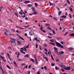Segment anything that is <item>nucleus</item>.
<instances>
[{
    "instance_id": "obj_50",
    "label": "nucleus",
    "mask_w": 74,
    "mask_h": 74,
    "mask_svg": "<svg viewBox=\"0 0 74 74\" xmlns=\"http://www.w3.org/2000/svg\"><path fill=\"white\" fill-rule=\"evenodd\" d=\"M56 38L57 40H60V39H61V38Z\"/></svg>"
},
{
    "instance_id": "obj_28",
    "label": "nucleus",
    "mask_w": 74,
    "mask_h": 74,
    "mask_svg": "<svg viewBox=\"0 0 74 74\" xmlns=\"http://www.w3.org/2000/svg\"><path fill=\"white\" fill-rule=\"evenodd\" d=\"M51 66H55V63H52L51 64Z\"/></svg>"
},
{
    "instance_id": "obj_56",
    "label": "nucleus",
    "mask_w": 74,
    "mask_h": 74,
    "mask_svg": "<svg viewBox=\"0 0 74 74\" xmlns=\"http://www.w3.org/2000/svg\"><path fill=\"white\" fill-rule=\"evenodd\" d=\"M18 60L19 61H22V60L21 59H18Z\"/></svg>"
},
{
    "instance_id": "obj_3",
    "label": "nucleus",
    "mask_w": 74,
    "mask_h": 74,
    "mask_svg": "<svg viewBox=\"0 0 74 74\" xmlns=\"http://www.w3.org/2000/svg\"><path fill=\"white\" fill-rule=\"evenodd\" d=\"M29 36H33L34 34V31L32 30H31L29 31Z\"/></svg>"
},
{
    "instance_id": "obj_15",
    "label": "nucleus",
    "mask_w": 74,
    "mask_h": 74,
    "mask_svg": "<svg viewBox=\"0 0 74 74\" xmlns=\"http://www.w3.org/2000/svg\"><path fill=\"white\" fill-rule=\"evenodd\" d=\"M30 1H28L27 2V1H25L24 2V3L27 4V3H30Z\"/></svg>"
},
{
    "instance_id": "obj_32",
    "label": "nucleus",
    "mask_w": 74,
    "mask_h": 74,
    "mask_svg": "<svg viewBox=\"0 0 74 74\" xmlns=\"http://www.w3.org/2000/svg\"><path fill=\"white\" fill-rule=\"evenodd\" d=\"M1 59H3V60L4 59H5V57H3L2 56H1Z\"/></svg>"
},
{
    "instance_id": "obj_14",
    "label": "nucleus",
    "mask_w": 74,
    "mask_h": 74,
    "mask_svg": "<svg viewBox=\"0 0 74 74\" xmlns=\"http://www.w3.org/2000/svg\"><path fill=\"white\" fill-rule=\"evenodd\" d=\"M7 8L8 10H9V11H11V12H12V9H11V8L8 7Z\"/></svg>"
},
{
    "instance_id": "obj_60",
    "label": "nucleus",
    "mask_w": 74,
    "mask_h": 74,
    "mask_svg": "<svg viewBox=\"0 0 74 74\" xmlns=\"http://www.w3.org/2000/svg\"><path fill=\"white\" fill-rule=\"evenodd\" d=\"M35 62L36 61H38V60L37 59V58H36V59H35Z\"/></svg>"
},
{
    "instance_id": "obj_36",
    "label": "nucleus",
    "mask_w": 74,
    "mask_h": 74,
    "mask_svg": "<svg viewBox=\"0 0 74 74\" xmlns=\"http://www.w3.org/2000/svg\"><path fill=\"white\" fill-rule=\"evenodd\" d=\"M50 25V24L49 23H46L45 26H49Z\"/></svg>"
},
{
    "instance_id": "obj_63",
    "label": "nucleus",
    "mask_w": 74,
    "mask_h": 74,
    "mask_svg": "<svg viewBox=\"0 0 74 74\" xmlns=\"http://www.w3.org/2000/svg\"><path fill=\"white\" fill-rule=\"evenodd\" d=\"M44 47H47V45L45 44L44 45Z\"/></svg>"
},
{
    "instance_id": "obj_51",
    "label": "nucleus",
    "mask_w": 74,
    "mask_h": 74,
    "mask_svg": "<svg viewBox=\"0 0 74 74\" xmlns=\"http://www.w3.org/2000/svg\"><path fill=\"white\" fill-rule=\"evenodd\" d=\"M12 32H15V30L14 29H12Z\"/></svg>"
},
{
    "instance_id": "obj_43",
    "label": "nucleus",
    "mask_w": 74,
    "mask_h": 74,
    "mask_svg": "<svg viewBox=\"0 0 74 74\" xmlns=\"http://www.w3.org/2000/svg\"><path fill=\"white\" fill-rule=\"evenodd\" d=\"M4 34L5 35H7V34H8L7 33V32H4Z\"/></svg>"
},
{
    "instance_id": "obj_8",
    "label": "nucleus",
    "mask_w": 74,
    "mask_h": 74,
    "mask_svg": "<svg viewBox=\"0 0 74 74\" xmlns=\"http://www.w3.org/2000/svg\"><path fill=\"white\" fill-rule=\"evenodd\" d=\"M43 58H44V59H46V61H47V62H48V58H47V57L44 56Z\"/></svg>"
},
{
    "instance_id": "obj_44",
    "label": "nucleus",
    "mask_w": 74,
    "mask_h": 74,
    "mask_svg": "<svg viewBox=\"0 0 74 74\" xmlns=\"http://www.w3.org/2000/svg\"><path fill=\"white\" fill-rule=\"evenodd\" d=\"M47 37L48 38H52V37H50V36H48Z\"/></svg>"
},
{
    "instance_id": "obj_47",
    "label": "nucleus",
    "mask_w": 74,
    "mask_h": 74,
    "mask_svg": "<svg viewBox=\"0 0 74 74\" xmlns=\"http://www.w3.org/2000/svg\"><path fill=\"white\" fill-rule=\"evenodd\" d=\"M50 28V27H47V29H48V30H50V28Z\"/></svg>"
},
{
    "instance_id": "obj_23",
    "label": "nucleus",
    "mask_w": 74,
    "mask_h": 74,
    "mask_svg": "<svg viewBox=\"0 0 74 74\" xmlns=\"http://www.w3.org/2000/svg\"><path fill=\"white\" fill-rule=\"evenodd\" d=\"M19 38H20L21 39V40H23V41H25V40H24V39H23V38H22L21 36H19Z\"/></svg>"
},
{
    "instance_id": "obj_45",
    "label": "nucleus",
    "mask_w": 74,
    "mask_h": 74,
    "mask_svg": "<svg viewBox=\"0 0 74 74\" xmlns=\"http://www.w3.org/2000/svg\"><path fill=\"white\" fill-rule=\"evenodd\" d=\"M44 50L46 51V52H48V50H47V49H44Z\"/></svg>"
},
{
    "instance_id": "obj_37",
    "label": "nucleus",
    "mask_w": 74,
    "mask_h": 74,
    "mask_svg": "<svg viewBox=\"0 0 74 74\" xmlns=\"http://www.w3.org/2000/svg\"><path fill=\"white\" fill-rule=\"evenodd\" d=\"M19 14H20V15H23V13H22V12H19Z\"/></svg>"
},
{
    "instance_id": "obj_38",
    "label": "nucleus",
    "mask_w": 74,
    "mask_h": 74,
    "mask_svg": "<svg viewBox=\"0 0 74 74\" xmlns=\"http://www.w3.org/2000/svg\"><path fill=\"white\" fill-rule=\"evenodd\" d=\"M55 69H56V70H59V69L58 68V67H56Z\"/></svg>"
},
{
    "instance_id": "obj_39",
    "label": "nucleus",
    "mask_w": 74,
    "mask_h": 74,
    "mask_svg": "<svg viewBox=\"0 0 74 74\" xmlns=\"http://www.w3.org/2000/svg\"><path fill=\"white\" fill-rule=\"evenodd\" d=\"M62 18H66V16L63 15L62 16Z\"/></svg>"
},
{
    "instance_id": "obj_13",
    "label": "nucleus",
    "mask_w": 74,
    "mask_h": 74,
    "mask_svg": "<svg viewBox=\"0 0 74 74\" xmlns=\"http://www.w3.org/2000/svg\"><path fill=\"white\" fill-rule=\"evenodd\" d=\"M31 61H32V62H33V63H34V62H35L34 60V59H33L32 58L31 59Z\"/></svg>"
},
{
    "instance_id": "obj_7",
    "label": "nucleus",
    "mask_w": 74,
    "mask_h": 74,
    "mask_svg": "<svg viewBox=\"0 0 74 74\" xmlns=\"http://www.w3.org/2000/svg\"><path fill=\"white\" fill-rule=\"evenodd\" d=\"M50 44H51V45H53V46H55V43H53L52 42H50Z\"/></svg>"
},
{
    "instance_id": "obj_30",
    "label": "nucleus",
    "mask_w": 74,
    "mask_h": 74,
    "mask_svg": "<svg viewBox=\"0 0 74 74\" xmlns=\"http://www.w3.org/2000/svg\"><path fill=\"white\" fill-rule=\"evenodd\" d=\"M61 15V12L60 11L58 13V15Z\"/></svg>"
},
{
    "instance_id": "obj_19",
    "label": "nucleus",
    "mask_w": 74,
    "mask_h": 74,
    "mask_svg": "<svg viewBox=\"0 0 74 74\" xmlns=\"http://www.w3.org/2000/svg\"><path fill=\"white\" fill-rule=\"evenodd\" d=\"M54 49L56 51L55 52H56V51H58V49L56 47H55L54 48Z\"/></svg>"
},
{
    "instance_id": "obj_27",
    "label": "nucleus",
    "mask_w": 74,
    "mask_h": 74,
    "mask_svg": "<svg viewBox=\"0 0 74 74\" xmlns=\"http://www.w3.org/2000/svg\"><path fill=\"white\" fill-rule=\"evenodd\" d=\"M0 69L1 70H3V69H2V66L0 64Z\"/></svg>"
},
{
    "instance_id": "obj_20",
    "label": "nucleus",
    "mask_w": 74,
    "mask_h": 74,
    "mask_svg": "<svg viewBox=\"0 0 74 74\" xmlns=\"http://www.w3.org/2000/svg\"><path fill=\"white\" fill-rule=\"evenodd\" d=\"M9 21H10V22H11V23H12V20L10 18L9 19Z\"/></svg>"
},
{
    "instance_id": "obj_40",
    "label": "nucleus",
    "mask_w": 74,
    "mask_h": 74,
    "mask_svg": "<svg viewBox=\"0 0 74 74\" xmlns=\"http://www.w3.org/2000/svg\"><path fill=\"white\" fill-rule=\"evenodd\" d=\"M53 32L54 34H56L55 32V31L54 30H53Z\"/></svg>"
},
{
    "instance_id": "obj_11",
    "label": "nucleus",
    "mask_w": 74,
    "mask_h": 74,
    "mask_svg": "<svg viewBox=\"0 0 74 74\" xmlns=\"http://www.w3.org/2000/svg\"><path fill=\"white\" fill-rule=\"evenodd\" d=\"M20 51L21 52V53H23V54H25V53H25V52L21 50H20Z\"/></svg>"
},
{
    "instance_id": "obj_24",
    "label": "nucleus",
    "mask_w": 74,
    "mask_h": 74,
    "mask_svg": "<svg viewBox=\"0 0 74 74\" xmlns=\"http://www.w3.org/2000/svg\"><path fill=\"white\" fill-rule=\"evenodd\" d=\"M33 13L34 15H36V14H37V12H35V11L34 12H33Z\"/></svg>"
},
{
    "instance_id": "obj_10",
    "label": "nucleus",
    "mask_w": 74,
    "mask_h": 74,
    "mask_svg": "<svg viewBox=\"0 0 74 74\" xmlns=\"http://www.w3.org/2000/svg\"><path fill=\"white\" fill-rule=\"evenodd\" d=\"M49 5L50 6H51V5H52V6H53V4L51 3V2L50 1L49 2Z\"/></svg>"
},
{
    "instance_id": "obj_54",
    "label": "nucleus",
    "mask_w": 74,
    "mask_h": 74,
    "mask_svg": "<svg viewBox=\"0 0 74 74\" xmlns=\"http://www.w3.org/2000/svg\"><path fill=\"white\" fill-rule=\"evenodd\" d=\"M40 29L41 30V31H42V29H43V27H41L40 28Z\"/></svg>"
},
{
    "instance_id": "obj_64",
    "label": "nucleus",
    "mask_w": 74,
    "mask_h": 74,
    "mask_svg": "<svg viewBox=\"0 0 74 74\" xmlns=\"http://www.w3.org/2000/svg\"><path fill=\"white\" fill-rule=\"evenodd\" d=\"M44 68L45 69H47V67L45 66H44Z\"/></svg>"
},
{
    "instance_id": "obj_41",
    "label": "nucleus",
    "mask_w": 74,
    "mask_h": 74,
    "mask_svg": "<svg viewBox=\"0 0 74 74\" xmlns=\"http://www.w3.org/2000/svg\"><path fill=\"white\" fill-rule=\"evenodd\" d=\"M15 15L17 16V17H18V13H15Z\"/></svg>"
},
{
    "instance_id": "obj_57",
    "label": "nucleus",
    "mask_w": 74,
    "mask_h": 74,
    "mask_svg": "<svg viewBox=\"0 0 74 74\" xmlns=\"http://www.w3.org/2000/svg\"><path fill=\"white\" fill-rule=\"evenodd\" d=\"M29 45H27V46H26V47L25 48H29Z\"/></svg>"
},
{
    "instance_id": "obj_42",
    "label": "nucleus",
    "mask_w": 74,
    "mask_h": 74,
    "mask_svg": "<svg viewBox=\"0 0 74 74\" xmlns=\"http://www.w3.org/2000/svg\"><path fill=\"white\" fill-rule=\"evenodd\" d=\"M36 48H38V44H36Z\"/></svg>"
},
{
    "instance_id": "obj_29",
    "label": "nucleus",
    "mask_w": 74,
    "mask_h": 74,
    "mask_svg": "<svg viewBox=\"0 0 74 74\" xmlns=\"http://www.w3.org/2000/svg\"><path fill=\"white\" fill-rule=\"evenodd\" d=\"M70 36H71L72 37L73 36H74V33L71 34Z\"/></svg>"
},
{
    "instance_id": "obj_58",
    "label": "nucleus",
    "mask_w": 74,
    "mask_h": 74,
    "mask_svg": "<svg viewBox=\"0 0 74 74\" xmlns=\"http://www.w3.org/2000/svg\"><path fill=\"white\" fill-rule=\"evenodd\" d=\"M50 41L51 42H54L52 40H50Z\"/></svg>"
},
{
    "instance_id": "obj_6",
    "label": "nucleus",
    "mask_w": 74,
    "mask_h": 74,
    "mask_svg": "<svg viewBox=\"0 0 74 74\" xmlns=\"http://www.w3.org/2000/svg\"><path fill=\"white\" fill-rule=\"evenodd\" d=\"M17 41L18 44L19 45H21V41L19 40H17Z\"/></svg>"
},
{
    "instance_id": "obj_59",
    "label": "nucleus",
    "mask_w": 74,
    "mask_h": 74,
    "mask_svg": "<svg viewBox=\"0 0 74 74\" xmlns=\"http://www.w3.org/2000/svg\"><path fill=\"white\" fill-rule=\"evenodd\" d=\"M25 69H27V66L26 65V66H25Z\"/></svg>"
},
{
    "instance_id": "obj_12",
    "label": "nucleus",
    "mask_w": 74,
    "mask_h": 74,
    "mask_svg": "<svg viewBox=\"0 0 74 74\" xmlns=\"http://www.w3.org/2000/svg\"><path fill=\"white\" fill-rule=\"evenodd\" d=\"M25 58H29V56L28 54H26L25 56Z\"/></svg>"
},
{
    "instance_id": "obj_35",
    "label": "nucleus",
    "mask_w": 74,
    "mask_h": 74,
    "mask_svg": "<svg viewBox=\"0 0 74 74\" xmlns=\"http://www.w3.org/2000/svg\"><path fill=\"white\" fill-rule=\"evenodd\" d=\"M67 3H68V4H69L70 5L71 4H70V1H69V0H67Z\"/></svg>"
},
{
    "instance_id": "obj_46",
    "label": "nucleus",
    "mask_w": 74,
    "mask_h": 74,
    "mask_svg": "<svg viewBox=\"0 0 74 74\" xmlns=\"http://www.w3.org/2000/svg\"><path fill=\"white\" fill-rule=\"evenodd\" d=\"M42 32H44V33H45L46 32V31L44 30H42Z\"/></svg>"
},
{
    "instance_id": "obj_5",
    "label": "nucleus",
    "mask_w": 74,
    "mask_h": 74,
    "mask_svg": "<svg viewBox=\"0 0 74 74\" xmlns=\"http://www.w3.org/2000/svg\"><path fill=\"white\" fill-rule=\"evenodd\" d=\"M13 64L15 65V66L16 67L17 66V64H16V62L15 61H14Z\"/></svg>"
},
{
    "instance_id": "obj_17",
    "label": "nucleus",
    "mask_w": 74,
    "mask_h": 74,
    "mask_svg": "<svg viewBox=\"0 0 74 74\" xmlns=\"http://www.w3.org/2000/svg\"><path fill=\"white\" fill-rule=\"evenodd\" d=\"M32 6V4H28L27 5V7H30Z\"/></svg>"
},
{
    "instance_id": "obj_52",
    "label": "nucleus",
    "mask_w": 74,
    "mask_h": 74,
    "mask_svg": "<svg viewBox=\"0 0 74 74\" xmlns=\"http://www.w3.org/2000/svg\"><path fill=\"white\" fill-rule=\"evenodd\" d=\"M1 44H3L4 42H3V41H1Z\"/></svg>"
},
{
    "instance_id": "obj_2",
    "label": "nucleus",
    "mask_w": 74,
    "mask_h": 74,
    "mask_svg": "<svg viewBox=\"0 0 74 74\" xmlns=\"http://www.w3.org/2000/svg\"><path fill=\"white\" fill-rule=\"evenodd\" d=\"M62 67L63 69H65L67 71L68 70H70V67H66V66H62Z\"/></svg>"
},
{
    "instance_id": "obj_9",
    "label": "nucleus",
    "mask_w": 74,
    "mask_h": 74,
    "mask_svg": "<svg viewBox=\"0 0 74 74\" xmlns=\"http://www.w3.org/2000/svg\"><path fill=\"white\" fill-rule=\"evenodd\" d=\"M64 53V52L62 51H61L60 52V55H61V54L62 55H63Z\"/></svg>"
},
{
    "instance_id": "obj_16",
    "label": "nucleus",
    "mask_w": 74,
    "mask_h": 74,
    "mask_svg": "<svg viewBox=\"0 0 74 74\" xmlns=\"http://www.w3.org/2000/svg\"><path fill=\"white\" fill-rule=\"evenodd\" d=\"M3 74H7V72L3 71Z\"/></svg>"
},
{
    "instance_id": "obj_21",
    "label": "nucleus",
    "mask_w": 74,
    "mask_h": 74,
    "mask_svg": "<svg viewBox=\"0 0 74 74\" xmlns=\"http://www.w3.org/2000/svg\"><path fill=\"white\" fill-rule=\"evenodd\" d=\"M55 53H56L58 55H59V52L58 51H55Z\"/></svg>"
},
{
    "instance_id": "obj_31",
    "label": "nucleus",
    "mask_w": 74,
    "mask_h": 74,
    "mask_svg": "<svg viewBox=\"0 0 74 74\" xmlns=\"http://www.w3.org/2000/svg\"><path fill=\"white\" fill-rule=\"evenodd\" d=\"M7 55L8 56V58H9V57H11V56H10V54L9 53H8L7 54Z\"/></svg>"
},
{
    "instance_id": "obj_48",
    "label": "nucleus",
    "mask_w": 74,
    "mask_h": 74,
    "mask_svg": "<svg viewBox=\"0 0 74 74\" xmlns=\"http://www.w3.org/2000/svg\"><path fill=\"white\" fill-rule=\"evenodd\" d=\"M50 52H51V51H48V55H50Z\"/></svg>"
},
{
    "instance_id": "obj_53",
    "label": "nucleus",
    "mask_w": 74,
    "mask_h": 74,
    "mask_svg": "<svg viewBox=\"0 0 74 74\" xmlns=\"http://www.w3.org/2000/svg\"><path fill=\"white\" fill-rule=\"evenodd\" d=\"M40 71H38L37 72V74H40Z\"/></svg>"
},
{
    "instance_id": "obj_55",
    "label": "nucleus",
    "mask_w": 74,
    "mask_h": 74,
    "mask_svg": "<svg viewBox=\"0 0 74 74\" xmlns=\"http://www.w3.org/2000/svg\"><path fill=\"white\" fill-rule=\"evenodd\" d=\"M45 54L47 55V56H48V53H47V52H45Z\"/></svg>"
},
{
    "instance_id": "obj_34",
    "label": "nucleus",
    "mask_w": 74,
    "mask_h": 74,
    "mask_svg": "<svg viewBox=\"0 0 74 74\" xmlns=\"http://www.w3.org/2000/svg\"><path fill=\"white\" fill-rule=\"evenodd\" d=\"M35 5L36 6V7H37V5H38V4L37 3H35Z\"/></svg>"
},
{
    "instance_id": "obj_4",
    "label": "nucleus",
    "mask_w": 74,
    "mask_h": 74,
    "mask_svg": "<svg viewBox=\"0 0 74 74\" xmlns=\"http://www.w3.org/2000/svg\"><path fill=\"white\" fill-rule=\"evenodd\" d=\"M10 42L11 43L14 44V43L15 42V40L14 39L12 38L11 39Z\"/></svg>"
},
{
    "instance_id": "obj_22",
    "label": "nucleus",
    "mask_w": 74,
    "mask_h": 74,
    "mask_svg": "<svg viewBox=\"0 0 74 74\" xmlns=\"http://www.w3.org/2000/svg\"><path fill=\"white\" fill-rule=\"evenodd\" d=\"M73 49L71 47H70L69 48V51H72V50H73Z\"/></svg>"
},
{
    "instance_id": "obj_26",
    "label": "nucleus",
    "mask_w": 74,
    "mask_h": 74,
    "mask_svg": "<svg viewBox=\"0 0 74 74\" xmlns=\"http://www.w3.org/2000/svg\"><path fill=\"white\" fill-rule=\"evenodd\" d=\"M3 6H1L0 8V11H1V10L3 9Z\"/></svg>"
},
{
    "instance_id": "obj_1",
    "label": "nucleus",
    "mask_w": 74,
    "mask_h": 74,
    "mask_svg": "<svg viewBox=\"0 0 74 74\" xmlns=\"http://www.w3.org/2000/svg\"><path fill=\"white\" fill-rule=\"evenodd\" d=\"M56 45L57 47H60L61 48H63V46L61 45V44H60V43L58 42H57L56 41Z\"/></svg>"
},
{
    "instance_id": "obj_62",
    "label": "nucleus",
    "mask_w": 74,
    "mask_h": 74,
    "mask_svg": "<svg viewBox=\"0 0 74 74\" xmlns=\"http://www.w3.org/2000/svg\"><path fill=\"white\" fill-rule=\"evenodd\" d=\"M62 71H63V72H64V70L63 69H62Z\"/></svg>"
},
{
    "instance_id": "obj_25",
    "label": "nucleus",
    "mask_w": 74,
    "mask_h": 74,
    "mask_svg": "<svg viewBox=\"0 0 74 74\" xmlns=\"http://www.w3.org/2000/svg\"><path fill=\"white\" fill-rule=\"evenodd\" d=\"M6 67H8V69H9L10 70H11V68H10V66L8 65H7Z\"/></svg>"
},
{
    "instance_id": "obj_61",
    "label": "nucleus",
    "mask_w": 74,
    "mask_h": 74,
    "mask_svg": "<svg viewBox=\"0 0 74 74\" xmlns=\"http://www.w3.org/2000/svg\"><path fill=\"white\" fill-rule=\"evenodd\" d=\"M64 43V42H61V44H63V43Z\"/></svg>"
},
{
    "instance_id": "obj_18",
    "label": "nucleus",
    "mask_w": 74,
    "mask_h": 74,
    "mask_svg": "<svg viewBox=\"0 0 74 74\" xmlns=\"http://www.w3.org/2000/svg\"><path fill=\"white\" fill-rule=\"evenodd\" d=\"M69 10L70 11H71L72 12H73V9L71 7H69Z\"/></svg>"
},
{
    "instance_id": "obj_33",
    "label": "nucleus",
    "mask_w": 74,
    "mask_h": 74,
    "mask_svg": "<svg viewBox=\"0 0 74 74\" xmlns=\"http://www.w3.org/2000/svg\"><path fill=\"white\" fill-rule=\"evenodd\" d=\"M33 11L34 12L35 11V9H34V8H32V9Z\"/></svg>"
},
{
    "instance_id": "obj_49",
    "label": "nucleus",
    "mask_w": 74,
    "mask_h": 74,
    "mask_svg": "<svg viewBox=\"0 0 74 74\" xmlns=\"http://www.w3.org/2000/svg\"><path fill=\"white\" fill-rule=\"evenodd\" d=\"M35 62L36 64H38V61H35Z\"/></svg>"
}]
</instances>
